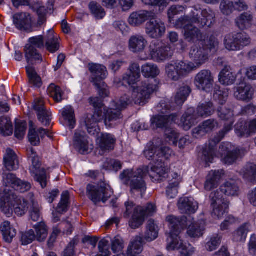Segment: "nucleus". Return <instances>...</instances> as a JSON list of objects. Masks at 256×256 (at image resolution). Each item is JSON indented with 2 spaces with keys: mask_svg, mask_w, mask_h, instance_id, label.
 I'll return each instance as SVG.
<instances>
[{
  "mask_svg": "<svg viewBox=\"0 0 256 256\" xmlns=\"http://www.w3.org/2000/svg\"><path fill=\"white\" fill-rule=\"evenodd\" d=\"M173 154L172 150L166 146H158L154 143H148L144 151V155L149 160H154L157 161L154 164H150L148 166L136 169H127L124 170L120 176L122 182L128 186L132 191L136 190L144 192L146 189L145 177L148 174L150 178L155 180H161L164 178L169 171L168 164L162 160L158 158L164 157L168 159Z\"/></svg>",
  "mask_w": 256,
  "mask_h": 256,
  "instance_id": "f257e3e1",
  "label": "nucleus"
},
{
  "mask_svg": "<svg viewBox=\"0 0 256 256\" xmlns=\"http://www.w3.org/2000/svg\"><path fill=\"white\" fill-rule=\"evenodd\" d=\"M140 70L138 65L136 64H132L130 67V70L128 74H125L121 82L120 78H116L114 83L118 87L124 86L126 84L133 88L130 98L129 96H124L116 101H113L110 106L114 110H118L114 114V116L110 117V114L113 112L110 110L108 112L105 122L106 126H110V122L116 120L120 118V111L124 109L128 104L134 102L136 104L144 105L150 98V95L156 91L158 88V82L157 80L152 79L142 82L140 85L135 88L132 86L135 84L140 78Z\"/></svg>",
  "mask_w": 256,
  "mask_h": 256,
  "instance_id": "f03ea898",
  "label": "nucleus"
},
{
  "mask_svg": "<svg viewBox=\"0 0 256 256\" xmlns=\"http://www.w3.org/2000/svg\"><path fill=\"white\" fill-rule=\"evenodd\" d=\"M170 231L166 239V248L168 250H178L183 256H192L195 248L190 244L184 242L180 236L182 230L188 228L187 233L192 238H199L203 234L204 229V222H195L191 216H185L180 218L173 215L166 218Z\"/></svg>",
  "mask_w": 256,
  "mask_h": 256,
  "instance_id": "7ed1b4c3",
  "label": "nucleus"
},
{
  "mask_svg": "<svg viewBox=\"0 0 256 256\" xmlns=\"http://www.w3.org/2000/svg\"><path fill=\"white\" fill-rule=\"evenodd\" d=\"M218 116L223 120H228L224 124V130L214 138L210 139L203 148L202 158L206 163L212 162L216 158H220L222 160L228 164L234 163L240 156V150L235 148L230 142H222L219 148L218 152L216 154L214 148L224 136L225 134L232 129L234 122V114L226 106H222L218 109Z\"/></svg>",
  "mask_w": 256,
  "mask_h": 256,
  "instance_id": "20e7f679",
  "label": "nucleus"
},
{
  "mask_svg": "<svg viewBox=\"0 0 256 256\" xmlns=\"http://www.w3.org/2000/svg\"><path fill=\"white\" fill-rule=\"evenodd\" d=\"M190 92V88L184 86L179 88L174 98V102L171 104L169 100H162L158 106V110L162 114L156 116L151 119L152 128H167L172 122H174L184 130H188L196 124L198 122V118L194 109L192 108L187 110L180 120H177L176 116L174 114H164L168 110L180 106L186 100Z\"/></svg>",
  "mask_w": 256,
  "mask_h": 256,
  "instance_id": "39448f33",
  "label": "nucleus"
},
{
  "mask_svg": "<svg viewBox=\"0 0 256 256\" xmlns=\"http://www.w3.org/2000/svg\"><path fill=\"white\" fill-rule=\"evenodd\" d=\"M90 104L96 108V111L93 116H90V118H88L86 121V126L88 132L89 134L96 137V141L100 148L103 150H110L114 149V144L116 142V139L114 136L111 134L105 133L100 134V129L98 126V122L104 120V124L105 120L108 112L112 110L113 113L110 114V117L114 116V114L118 110L115 108L114 110L112 107L110 106V109L106 110L102 103V101L98 98H90ZM122 118L116 119V120L110 122V126H106L107 127H112L116 124V122Z\"/></svg>",
  "mask_w": 256,
  "mask_h": 256,
  "instance_id": "423d86ee",
  "label": "nucleus"
},
{
  "mask_svg": "<svg viewBox=\"0 0 256 256\" xmlns=\"http://www.w3.org/2000/svg\"><path fill=\"white\" fill-rule=\"evenodd\" d=\"M214 13L210 10H204L196 8H192L190 16L182 17L176 20L175 28L177 29L183 28L184 38L189 42L196 40L205 42L204 36L197 28L192 24H198L200 26H210L214 22Z\"/></svg>",
  "mask_w": 256,
  "mask_h": 256,
  "instance_id": "0eeeda50",
  "label": "nucleus"
},
{
  "mask_svg": "<svg viewBox=\"0 0 256 256\" xmlns=\"http://www.w3.org/2000/svg\"><path fill=\"white\" fill-rule=\"evenodd\" d=\"M202 44L192 46L189 51L188 56L192 62H186L191 72L204 64L209 58V52H216L218 49L219 41L214 34L210 36Z\"/></svg>",
  "mask_w": 256,
  "mask_h": 256,
  "instance_id": "6e6552de",
  "label": "nucleus"
},
{
  "mask_svg": "<svg viewBox=\"0 0 256 256\" xmlns=\"http://www.w3.org/2000/svg\"><path fill=\"white\" fill-rule=\"evenodd\" d=\"M6 196L0 194V208L2 211L9 217L13 212L18 216L24 214L27 211V202L22 198L17 196L14 192H6Z\"/></svg>",
  "mask_w": 256,
  "mask_h": 256,
  "instance_id": "1a4fd4ad",
  "label": "nucleus"
},
{
  "mask_svg": "<svg viewBox=\"0 0 256 256\" xmlns=\"http://www.w3.org/2000/svg\"><path fill=\"white\" fill-rule=\"evenodd\" d=\"M172 54V50L170 46L156 42H152L148 50L142 54L140 58L142 60H152L160 62L170 58Z\"/></svg>",
  "mask_w": 256,
  "mask_h": 256,
  "instance_id": "9d476101",
  "label": "nucleus"
},
{
  "mask_svg": "<svg viewBox=\"0 0 256 256\" xmlns=\"http://www.w3.org/2000/svg\"><path fill=\"white\" fill-rule=\"evenodd\" d=\"M88 67L92 74V82L97 87L100 96L102 98L108 96L110 92L108 86L102 81L108 75L106 67L102 64L94 63L90 64Z\"/></svg>",
  "mask_w": 256,
  "mask_h": 256,
  "instance_id": "9b49d317",
  "label": "nucleus"
},
{
  "mask_svg": "<svg viewBox=\"0 0 256 256\" xmlns=\"http://www.w3.org/2000/svg\"><path fill=\"white\" fill-rule=\"evenodd\" d=\"M28 158L32 162L30 167V171L34 180L38 182L42 188L47 185L48 176L46 170L41 167L40 158L32 148H30L27 150Z\"/></svg>",
  "mask_w": 256,
  "mask_h": 256,
  "instance_id": "f8f14e48",
  "label": "nucleus"
},
{
  "mask_svg": "<svg viewBox=\"0 0 256 256\" xmlns=\"http://www.w3.org/2000/svg\"><path fill=\"white\" fill-rule=\"evenodd\" d=\"M86 193L94 202H102L104 203L113 194V191L108 184L102 182L96 185L88 184Z\"/></svg>",
  "mask_w": 256,
  "mask_h": 256,
  "instance_id": "ddd939ff",
  "label": "nucleus"
},
{
  "mask_svg": "<svg viewBox=\"0 0 256 256\" xmlns=\"http://www.w3.org/2000/svg\"><path fill=\"white\" fill-rule=\"evenodd\" d=\"M250 42V36L244 32L228 34L225 36L224 40L225 48L232 52L239 51Z\"/></svg>",
  "mask_w": 256,
  "mask_h": 256,
  "instance_id": "4468645a",
  "label": "nucleus"
},
{
  "mask_svg": "<svg viewBox=\"0 0 256 256\" xmlns=\"http://www.w3.org/2000/svg\"><path fill=\"white\" fill-rule=\"evenodd\" d=\"M2 182L5 188L3 192L0 194H3V196H6L5 190L6 192H13L10 188L20 192H24L31 188L30 183L17 178L15 175L11 173L4 174Z\"/></svg>",
  "mask_w": 256,
  "mask_h": 256,
  "instance_id": "2eb2a0df",
  "label": "nucleus"
},
{
  "mask_svg": "<svg viewBox=\"0 0 256 256\" xmlns=\"http://www.w3.org/2000/svg\"><path fill=\"white\" fill-rule=\"evenodd\" d=\"M43 46L44 40L42 36L29 39V43L25 47V56L28 63L33 64L42 62V56L38 52L36 48Z\"/></svg>",
  "mask_w": 256,
  "mask_h": 256,
  "instance_id": "dca6fc26",
  "label": "nucleus"
},
{
  "mask_svg": "<svg viewBox=\"0 0 256 256\" xmlns=\"http://www.w3.org/2000/svg\"><path fill=\"white\" fill-rule=\"evenodd\" d=\"M191 72L186 62L172 61L166 66V74L168 78L174 81L179 80L181 77Z\"/></svg>",
  "mask_w": 256,
  "mask_h": 256,
  "instance_id": "f3484780",
  "label": "nucleus"
},
{
  "mask_svg": "<svg viewBox=\"0 0 256 256\" xmlns=\"http://www.w3.org/2000/svg\"><path fill=\"white\" fill-rule=\"evenodd\" d=\"M194 84L200 91L210 92L214 86V76L208 70H200L194 76Z\"/></svg>",
  "mask_w": 256,
  "mask_h": 256,
  "instance_id": "a211bd4d",
  "label": "nucleus"
},
{
  "mask_svg": "<svg viewBox=\"0 0 256 256\" xmlns=\"http://www.w3.org/2000/svg\"><path fill=\"white\" fill-rule=\"evenodd\" d=\"M212 208V216L214 218L220 219L228 213V203L225 200L218 191L212 192L210 195Z\"/></svg>",
  "mask_w": 256,
  "mask_h": 256,
  "instance_id": "6ab92c4d",
  "label": "nucleus"
},
{
  "mask_svg": "<svg viewBox=\"0 0 256 256\" xmlns=\"http://www.w3.org/2000/svg\"><path fill=\"white\" fill-rule=\"evenodd\" d=\"M126 211L124 212L125 217H129L133 212L132 218L130 220L129 224L132 228H136L140 226L144 222V214H140L141 212V207L135 206L132 202H127L124 204Z\"/></svg>",
  "mask_w": 256,
  "mask_h": 256,
  "instance_id": "aec40b11",
  "label": "nucleus"
},
{
  "mask_svg": "<svg viewBox=\"0 0 256 256\" xmlns=\"http://www.w3.org/2000/svg\"><path fill=\"white\" fill-rule=\"evenodd\" d=\"M73 145L76 150L82 154L88 153L94 148L92 140L84 132L80 130H77L74 134Z\"/></svg>",
  "mask_w": 256,
  "mask_h": 256,
  "instance_id": "412c9836",
  "label": "nucleus"
},
{
  "mask_svg": "<svg viewBox=\"0 0 256 256\" xmlns=\"http://www.w3.org/2000/svg\"><path fill=\"white\" fill-rule=\"evenodd\" d=\"M156 16L150 18L149 21L146 25V32L152 38H160L165 34L166 28L164 23L161 20L155 18Z\"/></svg>",
  "mask_w": 256,
  "mask_h": 256,
  "instance_id": "4be33fe9",
  "label": "nucleus"
},
{
  "mask_svg": "<svg viewBox=\"0 0 256 256\" xmlns=\"http://www.w3.org/2000/svg\"><path fill=\"white\" fill-rule=\"evenodd\" d=\"M254 94V90L248 84H242L234 88V96L238 100L248 102L252 98Z\"/></svg>",
  "mask_w": 256,
  "mask_h": 256,
  "instance_id": "5701e85b",
  "label": "nucleus"
},
{
  "mask_svg": "<svg viewBox=\"0 0 256 256\" xmlns=\"http://www.w3.org/2000/svg\"><path fill=\"white\" fill-rule=\"evenodd\" d=\"M154 16V13L151 11L138 10L132 12L128 18V22L133 26H138L144 24Z\"/></svg>",
  "mask_w": 256,
  "mask_h": 256,
  "instance_id": "b1692460",
  "label": "nucleus"
},
{
  "mask_svg": "<svg viewBox=\"0 0 256 256\" xmlns=\"http://www.w3.org/2000/svg\"><path fill=\"white\" fill-rule=\"evenodd\" d=\"M169 184L166 193L168 198H174L178 194L180 184L182 182L180 172H171L170 174Z\"/></svg>",
  "mask_w": 256,
  "mask_h": 256,
  "instance_id": "393cba45",
  "label": "nucleus"
},
{
  "mask_svg": "<svg viewBox=\"0 0 256 256\" xmlns=\"http://www.w3.org/2000/svg\"><path fill=\"white\" fill-rule=\"evenodd\" d=\"M33 108L37 112L38 118L42 124L44 126L48 125L51 120L52 114L44 107L43 100H36L33 104Z\"/></svg>",
  "mask_w": 256,
  "mask_h": 256,
  "instance_id": "a878e982",
  "label": "nucleus"
},
{
  "mask_svg": "<svg viewBox=\"0 0 256 256\" xmlns=\"http://www.w3.org/2000/svg\"><path fill=\"white\" fill-rule=\"evenodd\" d=\"M54 4V1H49L47 2L46 8L42 6L40 1H31L30 7L36 12L39 16V22L42 23L44 21L45 16L53 12Z\"/></svg>",
  "mask_w": 256,
  "mask_h": 256,
  "instance_id": "bb28decb",
  "label": "nucleus"
},
{
  "mask_svg": "<svg viewBox=\"0 0 256 256\" xmlns=\"http://www.w3.org/2000/svg\"><path fill=\"white\" fill-rule=\"evenodd\" d=\"M218 126V124L216 120L213 119L208 120L193 130L192 135L196 138H199L217 128Z\"/></svg>",
  "mask_w": 256,
  "mask_h": 256,
  "instance_id": "cd10ccee",
  "label": "nucleus"
},
{
  "mask_svg": "<svg viewBox=\"0 0 256 256\" xmlns=\"http://www.w3.org/2000/svg\"><path fill=\"white\" fill-rule=\"evenodd\" d=\"M46 135L50 138H52L51 134L48 130L42 128L36 129L32 122H30L28 137L32 144L34 146L38 144L40 142V138H42Z\"/></svg>",
  "mask_w": 256,
  "mask_h": 256,
  "instance_id": "c85d7f7f",
  "label": "nucleus"
},
{
  "mask_svg": "<svg viewBox=\"0 0 256 256\" xmlns=\"http://www.w3.org/2000/svg\"><path fill=\"white\" fill-rule=\"evenodd\" d=\"M235 132L239 137H248L256 132V118L248 122L238 123L236 126Z\"/></svg>",
  "mask_w": 256,
  "mask_h": 256,
  "instance_id": "c756f323",
  "label": "nucleus"
},
{
  "mask_svg": "<svg viewBox=\"0 0 256 256\" xmlns=\"http://www.w3.org/2000/svg\"><path fill=\"white\" fill-rule=\"evenodd\" d=\"M224 174L222 170H211L206 178L204 188L206 190L210 191L216 188L219 184Z\"/></svg>",
  "mask_w": 256,
  "mask_h": 256,
  "instance_id": "7c9ffc66",
  "label": "nucleus"
},
{
  "mask_svg": "<svg viewBox=\"0 0 256 256\" xmlns=\"http://www.w3.org/2000/svg\"><path fill=\"white\" fill-rule=\"evenodd\" d=\"M178 206L182 213L186 214H194L198 208V202L191 197L180 198Z\"/></svg>",
  "mask_w": 256,
  "mask_h": 256,
  "instance_id": "2f4dec72",
  "label": "nucleus"
},
{
  "mask_svg": "<svg viewBox=\"0 0 256 256\" xmlns=\"http://www.w3.org/2000/svg\"><path fill=\"white\" fill-rule=\"evenodd\" d=\"M147 45V40L142 35L132 36L128 40L129 50L134 53L142 52Z\"/></svg>",
  "mask_w": 256,
  "mask_h": 256,
  "instance_id": "473e14b6",
  "label": "nucleus"
},
{
  "mask_svg": "<svg viewBox=\"0 0 256 256\" xmlns=\"http://www.w3.org/2000/svg\"><path fill=\"white\" fill-rule=\"evenodd\" d=\"M236 77L231 68L226 66L219 74L218 80L223 85L230 86L235 82Z\"/></svg>",
  "mask_w": 256,
  "mask_h": 256,
  "instance_id": "72a5a7b5",
  "label": "nucleus"
},
{
  "mask_svg": "<svg viewBox=\"0 0 256 256\" xmlns=\"http://www.w3.org/2000/svg\"><path fill=\"white\" fill-rule=\"evenodd\" d=\"M235 22L239 29L241 30H248L253 25V15L249 12H244L236 18Z\"/></svg>",
  "mask_w": 256,
  "mask_h": 256,
  "instance_id": "f704fd0d",
  "label": "nucleus"
},
{
  "mask_svg": "<svg viewBox=\"0 0 256 256\" xmlns=\"http://www.w3.org/2000/svg\"><path fill=\"white\" fill-rule=\"evenodd\" d=\"M69 200V193L66 191L62 192L61 200L59 203L56 211L52 212V220L54 222L60 220V214L67 210Z\"/></svg>",
  "mask_w": 256,
  "mask_h": 256,
  "instance_id": "c9c22d12",
  "label": "nucleus"
},
{
  "mask_svg": "<svg viewBox=\"0 0 256 256\" xmlns=\"http://www.w3.org/2000/svg\"><path fill=\"white\" fill-rule=\"evenodd\" d=\"M6 168L9 171L16 170L18 167V160L14 152L10 148L6 150L4 158Z\"/></svg>",
  "mask_w": 256,
  "mask_h": 256,
  "instance_id": "e433bc0d",
  "label": "nucleus"
},
{
  "mask_svg": "<svg viewBox=\"0 0 256 256\" xmlns=\"http://www.w3.org/2000/svg\"><path fill=\"white\" fill-rule=\"evenodd\" d=\"M158 231L159 228L156 222L150 220L147 222L144 238L148 242H152L158 238Z\"/></svg>",
  "mask_w": 256,
  "mask_h": 256,
  "instance_id": "4c0bfd02",
  "label": "nucleus"
},
{
  "mask_svg": "<svg viewBox=\"0 0 256 256\" xmlns=\"http://www.w3.org/2000/svg\"><path fill=\"white\" fill-rule=\"evenodd\" d=\"M14 22L19 30L26 28L30 24V16L27 13H20L14 16Z\"/></svg>",
  "mask_w": 256,
  "mask_h": 256,
  "instance_id": "58836bf2",
  "label": "nucleus"
},
{
  "mask_svg": "<svg viewBox=\"0 0 256 256\" xmlns=\"http://www.w3.org/2000/svg\"><path fill=\"white\" fill-rule=\"evenodd\" d=\"M34 230L36 240L39 242H42L47 238L48 228L44 222H38L32 226Z\"/></svg>",
  "mask_w": 256,
  "mask_h": 256,
  "instance_id": "ea45409f",
  "label": "nucleus"
},
{
  "mask_svg": "<svg viewBox=\"0 0 256 256\" xmlns=\"http://www.w3.org/2000/svg\"><path fill=\"white\" fill-rule=\"evenodd\" d=\"M46 46L50 52H54L59 48V43L57 36H54L53 30H50L46 37Z\"/></svg>",
  "mask_w": 256,
  "mask_h": 256,
  "instance_id": "a19ab883",
  "label": "nucleus"
},
{
  "mask_svg": "<svg viewBox=\"0 0 256 256\" xmlns=\"http://www.w3.org/2000/svg\"><path fill=\"white\" fill-rule=\"evenodd\" d=\"M62 114L66 124L70 129H73L76 124L74 108L70 106H66L62 110Z\"/></svg>",
  "mask_w": 256,
  "mask_h": 256,
  "instance_id": "79ce46f5",
  "label": "nucleus"
},
{
  "mask_svg": "<svg viewBox=\"0 0 256 256\" xmlns=\"http://www.w3.org/2000/svg\"><path fill=\"white\" fill-rule=\"evenodd\" d=\"M167 37L170 44L176 50L184 52L187 49L188 44L186 42H184L182 40H180L178 34L176 32H169Z\"/></svg>",
  "mask_w": 256,
  "mask_h": 256,
  "instance_id": "37998d69",
  "label": "nucleus"
},
{
  "mask_svg": "<svg viewBox=\"0 0 256 256\" xmlns=\"http://www.w3.org/2000/svg\"><path fill=\"white\" fill-rule=\"evenodd\" d=\"M104 5L108 8H118L122 11L129 10L134 6L133 1H103Z\"/></svg>",
  "mask_w": 256,
  "mask_h": 256,
  "instance_id": "c03bdc74",
  "label": "nucleus"
},
{
  "mask_svg": "<svg viewBox=\"0 0 256 256\" xmlns=\"http://www.w3.org/2000/svg\"><path fill=\"white\" fill-rule=\"evenodd\" d=\"M216 191L219 192L220 194H221L222 196V194L227 196H234L238 195V187L234 181L230 180V181L226 182L221 186L220 192L218 190Z\"/></svg>",
  "mask_w": 256,
  "mask_h": 256,
  "instance_id": "a18cd8bd",
  "label": "nucleus"
},
{
  "mask_svg": "<svg viewBox=\"0 0 256 256\" xmlns=\"http://www.w3.org/2000/svg\"><path fill=\"white\" fill-rule=\"evenodd\" d=\"M214 111L213 104L210 102H206L200 104L198 106L196 116L198 117L206 118L211 116Z\"/></svg>",
  "mask_w": 256,
  "mask_h": 256,
  "instance_id": "49530a36",
  "label": "nucleus"
},
{
  "mask_svg": "<svg viewBox=\"0 0 256 256\" xmlns=\"http://www.w3.org/2000/svg\"><path fill=\"white\" fill-rule=\"evenodd\" d=\"M0 229L5 241L8 243L10 242L16 236L15 229L11 227L10 223L8 221L4 222L1 224Z\"/></svg>",
  "mask_w": 256,
  "mask_h": 256,
  "instance_id": "de8ad7c7",
  "label": "nucleus"
},
{
  "mask_svg": "<svg viewBox=\"0 0 256 256\" xmlns=\"http://www.w3.org/2000/svg\"><path fill=\"white\" fill-rule=\"evenodd\" d=\"M250 230L251 226L249 224H244L234 232L233 234V240L236 242H244Z\"/></svg>",
  "mask_w": 256,
  "mask_h": 256,
  "instance_id": "09e8293b",
  "label": "nucleus"
},
{
  "mask_svg": "<svg viewBox=\"0 0 256 256\" xmlns=\"http://www.w3.org/2000/svg\"><path fill=\"white\" fill-rule=\"evenodd\" d=\"M244 178L250 182L256 184V164H248L241 172Z\"/></svg>",
  "mask_w": 256,
  "mask_h": 256,
  "instance_id": "8fccbe9b",
  "label": "nucleus"
},
{
  "mask_svg": "<svg viewBox=\"0 0 256 256\" xmlns=\"http://www.w3.org/2000/svg\"><path fill=\"white\" fill-rule=\"evenodd\" d=\"M142 73L145 77L154 78L159 75L160 71L156 64L146 63L142 66Z\"/></svg>",
  "mask_w": 256,
  "mask_h": 256,
  "instance_id": "3c124183",
  "label": "nucleus"
},
{
  "mask_svg": "<svg viewBox=\"0 0 256 256\" xmlns=\"http://www.w3.org/2000/svg\"><path fill=\"white\" fill-rule=\"evenodd\" d=\"M26 70L30 83L34 86L40 87L42 85V79L34 68L32 66L26 67Z\"/></svg>",
  "mask_w": 256,
  "mask_h": 256,
  "instance_id": "603ef678",
  "label": "nucleus"
},
{
  "mask_svg": "<svg viewBox=\"0 0 256 256\" xmlns=\"http://www.w3.org/2000/svg\"><path fill=\"white\" fill-rule=\"evenodd\" d=\"M88 8L91 14L96 19H102L106 15L104 8L96 1H92Z\"/></svg>",
  "mask_w": 256,
  "mask_h": 256,
  "instance_id": "864d4df0",
  "label": "nucleus"
},
{
  "mask_svg": "<svg viewBox=\"0 0 256 256\" xmlns=\"http://www.w3.org/2000/svg\"><path fill=\"white\" fill-rule=\"evenodd\" d=\"M12 122L8 118H0V132L4 136H10L12 134Z\"/></svg>",
  "mask_w": 256,
  "mask_h": 256,
  "instance_id": "5fc2aeb1",
  "label": "nucleus"
},
{
  "mask_svg": "<svg viewBox=\"0 0 256 256\" xmlns=\"http://www.w3.org/2000/svg\"><path fill=\"white\" fill-rule=\"evenodd\" d=\"M228 95V89L227 88H220L219 87L214 88V98L220 105H223L227 100Z\"/></svg>",
  "mask_w": 256,
  "mask_h": 256,
  "instance_id": "6e6d98bb",
  "label": "nucleus"
},
{
  "mask_svg": "<svg viewBox=\"0 0 256 256\" xmlns=\"http://www.w3.org/2000/svg\"><path fill=\"white\" fill-rule=\"evenodd\" d=\"M48 94L56 102H62V92L61 88L54 84H51L48 88Z\"/></svg>",
  "mask_w": 256,
  "mask_h": 256,
  "instance_id": "4d7b16f0",
  "label": "nucleus"
},
{
  "mask_svg": "<svg viewBox=\"0 0 256 256\" xmlns=\"http://www.w3.org/2000/svg\"><path fill=\"white\" fill-rule=\"evenodd\" d=\"M222 236L218 234H215L207 239L206 244V248L210 252L216 250L221 242Z\"/></svg>",
  "mask_w": 256,
  "mask_h": 256,
  "instance_id": "13d9d810",
  "label": "nucleus"
},
{
  "mask_svg": "<svg viewBox=\"0 0 256 256\" xmlns=\"http://www.w3.org/2000/svg\"><path fill=\"white\" fill-rule=\"evenodd\" d=\"M27 124L25 121L16 120L15 126L14 134L16 138L22 139L26 134Z\"/></svg>",
  "mask_w": 256,
  "mask_h": 256,
  "instance_id": "bf43d9fd",
  "label": "nucleus"
},
{
  "mask_svg": "<svg viewBox=\"0 0 256 256\" xmlns=\"http://www.w3.org/2000/svg\"><path fill=\"white\" fill-rule=\"evenodd\" d=\"M98 252L96 256H110L109 241L106 238L100 240L98 243Z\"/></svg>",
  "mask_w": 256,
  "mask_h": 256,
  "instance_id": "052dcab7",
  "label": "nucleus"
},
{
  "mask_svg": "<svg viewBox=\"0 0 256 256\" xmlns=\"http://www.w3.org/2000/svg\"><path fill=\"white\" fill-rule=\"evenodd\" d=\"M184 8L183 6H172L168 12V16L169 22L174 25L176 20H174V16L176 15L180 14L184 12Z\"/></svg>",
  "mask_w": 256,
  "mask_h": 256,
  "instance_id": "680f3d73",
  "label": "nucleus"
},
{
  "mask_svg": "<svg viewBox=\"0 0 256 256\" xmlns=\"http://www.w3.org/2000/svg\"><path fill=\"white\" fill-rule=\"evenodd\" d=\"M112 250L114 253H118L122 251L124 248L123 240L120 236H115L111 242Z\"/></svg>",
  "mask_w": 256,
  "mask_h": 256,
  "instance_id": "e2e57ef3",
  "label": "nucleus"
},
{
  "mask_svg": "<svg viewBox=\"0 0 256 256\" xmlns=\"http://www.w3.org/2000/svg\"><path fill=\"white\" fill-rule=\"evenodd\" d=\"M244 71L246 78L250 80H256V65L250 66L244 68L240 70L238 74H242V72Z\"/></svg>",
  "mask_w": 256,
  "mask_h": 256,
  "instance_id": "0e129e2a",
  "label": "nucleus"
},
{
  "mask_svg": "<svg viewBox=\"0 0 256 256\" xmlns=\"http://www.w3.org/2000/svg\"><path fill=\"white\" fill-rule=\"evenodd\" d=\"M36 240L35 233L34 230H30L22 233L21 242L22 245H28Z\"/></svg>",
  "mask_w": 256,
  "mask_h": 256,
  "instance_id": "69168bd1",
  "label": "nucleus"
},
{
  "mask_svg": "<svg viewBox=\"0 0 256 256\" xmlns=\"http://www.w3.org/2000/svg\"><path fill=\"white\" fill-rule=\"evenodd\" d=\"M221 12L224 15H230L234 10V4L232 1H222L220 4Z\"/></svg>",
  "mask_w": 256,
  "mask_h": 256,
  "instance_id": "338daca9",
  "label": "nucleus"
},
{
  "mask_svg": "<svg viewBox=\"0 0 256 256\" xmlns=\"http://www.w3.org/2000/svg\"><path fill=\"white\" fill-rule=\"evenodd\" d=\"M30 218L34 222L38 221L40 217V207L37 202H32L30 210Z\"/></svg>",
  "mask_w": 256,
  "mask_h": 256,
  "instance_id": "774afa93",
  "label": "nucleus"
}]
</instances>
